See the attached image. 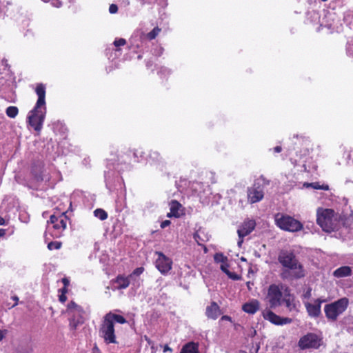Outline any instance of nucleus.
Masks as SVG:
<instances>
[{
  "label": "nucleus",
  "mask_w": 353,
  "mask_h": 353,
  "mask_svg": "<svg viewBox=\"0 0 353 353\" xmlns=\"http://www.w3.org/2000/svg\"><path fill=\"white\" fill-rule=\"evenodd\" d=\"M35 92L38 99L33 109L28 112L29 124L36 130L40 131L46 114V87L43 84H38Z\"/></svg>",
  "instance_id": "nucleus-1"
},
{
  "label": "nucleus",
  "mask_w": 353,
  "mask_h": 353,
  "mask_svg": "<svg viewBox=\"0 0 353 353\" xmlns=\"http://www.w3.org/2000/svg\"><path fill=\"white\" fill-rule=\"evenodd\" d=\"M278 260L285 268L281 273L283 279H299L305 276L306 272L303 265L296 258L294 253L281 251L279 254Z\"/></svg>",
  "instance_id": "nucleus-2"
},
{
  "label": "nucleus",
  "mask_w": 353,
  "mask_h": 353,
  "mask_svg": "<svg viewBox=\"0 0 353 353\" xmlns=\"http://www.w3.org/2000/svg\"><path fill=\"white\" fill-rule=\"evenodd\" d=\"M115 323L124 324L126 323V319L123 316L111 312L103 316L99 334L106 343H117L114 330Z\"/></svg>",
  "instance_id": "nucleus-3"
},
{
  "label": "nucleus",
  "mask_w": 353,
  "mask_h": 353,
  "mask_svg": "<svg viewBox=\"0 0 353 353\" xmlns=\"http://www.w3.org/2000/svg\"><path fill=\"white\" fill-rule=\"evenodd\" d=\"M316 221L322 230L331 232L339 226V216L332 209L319 208L316 212Z\"/></svg>",
  "instance_id": "nucleus-4"
},
{
  "label": "nucleus",
  "mask_w": 353,
  "mask_h": 353,
  "mask_svg": "<svg viewBox=\"0 0 353 353\" xmlns=\"http://www.w3.org/2000/svg\"><path fill=\"white\" fill-rule=\"evenodd\" d=\"M348 305L349 299L346 297L341 298L336 301L325 305L324 312L326 318L332 321H336L338 317L346 310Z\"/></svg>",
  "instance_id": "nucleus-5"
},
{
  "label": "nucleus",
  "mask_w": 353,
  "mask_h": 353,
  "mask_svg": "<svg viewBox=\"0 0 353 353\" xmlns=\"http://www.w3.org/2000/svg\"><path fill=\"white\" fill-rule=\"evenodd\" d=\"M288 288L283 284H272L267 290L265 301L271 308H275L281 305L283 291L287 292Z\"/></svg>",
  "instance_id": "nucleus-6"
},
{
  "label": "nucleus",
  "mask_w": 353,
  "mask_h": 353,
  "mask_svg": "<svg viewBox=\"0 0 353 353\" xmlns=\"http://www.w3.org/2000/svg\"><path fill=\"white\" fill-rule=\"evenodd\" d=\"M275 222L281 229L291 232L301 231L303 228V224L299 221L288 215L276 214Z\"/></svg>",
  "instance_id": "nucleus-7"
},
{
  "label": "nucleus",
  "mask_w": 353,
  "mask_h": 353,
  "mask_svg": "<svg viewBox=\"0 0 353 353\" xmlns=\"http://www.w3.org/2000/svg\"><path fill=\"white\" fill-rule=\"evenodd\" d=\"M67 223L68 218L65 215V212H62L58 216L53 214L50 216V220L48 221V229L50 230V225H52L53 229L52 235L55 238H59L62 236L63 231L65 230Z\"/></svg>",
  "instance_id": "nucleus-8"
},
{
  "label": "nucleus",
  "mask_w": 353,
  "mask_h": 353,
  "mask_svg": "<svg viewBox=\"0 0 353 353\" xmlns=\"http://www.w3.org/2000/svg\"><path fill=\"white\" fill-rule=\"evenodd\" d=\"M66 312L70 316V325L72 328L75 329L79 324L83 323L84 311L80 305L71 301L68 305Z\"/></svg>",
  "instance_id": "nucleus-9"
},
{
  "label": "nucleus",
  "mask_w": 353,
  "mask_h": 353,
  "mask_svg": "<svg viewBox=\"0 0 353 353\" xmlns=\"http://www.w3.org/2000/svg\"><path fill=\"white\" fill-rule=\"evenodd\" d=\"M155 267L162 274H167L172 269V261L161 252H156Z\"/></svg>",
  "instance_id": "nucleus-10"
},
{
  "label": "nucleus",
  "mask_w": 353,
  "mask_h": 353,
  "mask_svg": "<svg viewBox=\"0 0 353 353\" xmlns=\"http://www.w3.org/2000/svg\"><path fill=\"white\" fill-rule=\"evenodd\" d=\"M255 226L256 223L254 220L247 219L239 227L237 230L239 236L237 244L239 247L241 246L243 242V238L250 234L254 230Z\"/></svg>",
  "instance_id": "nucleus-11"
},
{
  "label": "nucleus",
  "mask_w": 353,
  "mask_h": 353,
  "mask_svg": "<svg viewBox=\"0 0 353 353\" xmlns=\"http://www.w3.org/2000/svg\"><path fill=\"white\" fill-rule=\"evenodd\" d=\"M321 345V339L314 334H308L301 337L299 345L301 349L318 348Z\"/></svg>",
  "instance_id": "nucleus-12"
},
{
  "label": "nucleus",
  "mask_w": 353,
  "mask_h": 353,
  "mask_svg": "<svg viewBox=\"0 0 353 353\" xmlns=\"http://www.w3.org/2000/svg\"><path fill=\"white\" fill-rule=\"evenodd\" d=\"M263 316L265 320L269 321L273 324L277 325H283L285 324L290 323L292 322V319L290 318H282L270 310H265L262 312Z\"/></svg>",
  "instance_id": "nucleus-13"
},
{
  "label": "nucleus",
  "mask_w": 353,
  "mask_h": 353,
  "mask_svg": "<svg viewBox=\"0 0 353 353\" xmlns=\"http://www.w3.org/2000/svg\"><path fill=\"white\" fill-rule=\"evenodd\" d=\"M324 301V299H315L313 303H305V306L308 315L311 317H318L321 314V304Z\"/></svg>",
  "instance_id": "nucleus-14"
},
{
  "label": "nucleus",
  "mask_w": 353,
  "mask_h": 353,
  "mask_svg": "<svg viewBox=\"0 0 353 353\" xmlns=\"http://www.w3.org/2000/svg\"><path fill=\"white\" fill-rule=\"evenodd\" d=\"M263 196V190L260 186H252L248 189V200L250 203H255L261 201Z\"/></svg>",
  "instance_id": "nucleus-15"
},
{
  "label": "nucleus",
  "mask_w": 353,
  "mask_h": 353,
  "mask_svg": "<svg viewBox=\"0 0 353 353\" xmlns=\"http://www.w3.org/2000/svg\"><path fill=\"white\" fill-rule=\"evenodd\" d=\"M259 301L256 299H252L244 303L242 306V310L248 314H254L259 310Z\"/></svg>",
  "instance_id": "nucleus-16"
},
{
  "label": "nucleus",
  "mask_w": 353,
  "mask_h": 353,
  "mask_svg": "<svg viewBox=\"0 0 353 353\" xmlns=\"http://www.w3.org/2000/svg\"><path fill=\"white\" fill-rule=\"evenodd\" d=\"M205 314L209 319H216L221 314L219 306L216 303L212 302L206 307Z\"/></svg>",
  "instance_id": "nucleus-17"
},
{
  "label": "nucleus",
  "mask_w": 353,
  "mask_h": 353,
  "mask_svg": "<svg viewBox=\"0 0 353 353\" xmlns=\"http://www.w3.org/2000/svg\"><path fill=\"white\" fill-rule=\"evenodd\" d=\"M148 161L150 164L161 167L163 165V161L157 151L151 150L149 154Z\"/></svg>",
  "instance_id": "nucleus-18"
},
{
  "label": "nucleus",
  "mask_w": 353,
  "mask_h": 353,
  "mask_svg": "<svg viewBox=\"0 0 353 353\" xmlns=\"http://www.w3.org/2000/svg\"><path fill=\"white\" fill-rule=\"evenodd\" d=\"M352 273V268L345 265L336 269L332 274L335 278L341 279L351 276Z\"/></svg>",
  "instance_id": "nucleus-19"
},
{
  "label": "nucleus",
  "mask_w": 353,
  "mask_h": 353,
  "mask_svg": "<svg viewBox=\"0 0 353 353\" xmlns=\"http://www.w3.org/2000/svg\"><path fill=\"white\" fill-rule=\"evenodd\" d=\"M182 205L176 201H172L170 203V212L168 213V217H179L181 216Z\"/></svg>",
  "instance_id": "nucleus-20"
},
{
  "label": "nucleus",
  "mask_w": 353,
  "mask_h": 353,
  "mask_svg": "<svg viewBox=\"0 0 353 353\" xmlns=\"http://www.w3.org/2000/svg\"><path fill=\"white\" fill-rule=\"evenodd\" d=\"M131 281L129 276H118L114 281V283L117 285L114 286V289H125L129 286Z\"/></svg>",
  "instance_id": "nucleus-21"
},
{
  "label": "nucleus",
  "mask_w": 353,
  "mask_h": 353,
  "mask_svg": "<svg viewBox=\"0 0 353 353\" xmlns=\"http://www.w3.org/2000/svg\"><path fill=\"white\" fill-rule=\"evenodd\" d=\"M180 353H199V345L194 342H189L181 349Z\"/></svg>",
  "instance_id": "nucleus-22"
},
{
  "label": "nucleus",
  "mask_w": 353,
  "mask_h": 353,
  "mask_svg": "<svg viewBox=\"0 0 353 353\" xmlns=\"http://www.w3.org/2000/svg\"><path fill=\"white\" fill-rule=\"evenodd\" d=\"M6 113L8 117L13 119L17 116L19 110L16 106H9L7 108Z\"/></svg>",
  "instance_id": "nucleus-23"
},
{
  "label": "nucleus",
  "mask_w": 353,
  "mask_h": 353,
  "mask_svg": "<svg viewBox=\"0 0 353 353\" xmlns=\"http://www.w3.org/2000/svg\"><path fill=\"white\" fill-rule=\"evenodd\" d=\"M94 215L95 217L98 218L101 221L105 220L108 218L107 212L101 208L96 209L94 211Z\"/></svg>",
  "instance_id": "nucleus-24"
},
{
  "label": "nucleus",
  "mask_w": 353,
  "mask_h": 353,
  "mask_svg": "<svg viewBox=\"0 0 353 353\" xmlns=\"http://www.w3.org/2000/svg\"><path fill=\"white\" fill-rule=\"evenodd\" d=\"M285 305L290 312L295 311L296 312L297 307L296 303L294 302L293 300H291L290 298L286 299L285 300Z\"/></svg>",
  "instance_id": "nucleus-25"
},
{
  "label": "nucleus",
  "mask_w": 353,
  "mask_h": 353,
  "mask_svg": "<svg viewBox=\"0 0 353 353\" xmlns=\"http://www.w3.org/2000/svg\"><path fill=\"white\" fill-rule=\"evenodd\" d=\"M304 186L306 187H312L314 189L316 190H327L329 189V187L327 185H320L316 183H305Z\"/></svg>",
  "instance_id": "nucleus-26"
},
{
  "label": "nucleus",
  "mask_w": 353,
  "mask_h": 353,
  "mask_svg": "<svg viewBox=\"0 0 353 353\" xmlns=\"http://www.w3.org/2000/svg\"><path fill=\"white\" fill-rule=\"evenodd\" d=\"M160 32L161 29L158 27H156L152 31L148 32L146 37L149 40L154 39Z\"/></svg>",
  "instance_id": "nucleus-27"
},
{
  "label": "nucleus",
  "mask_w": 353,
  "mask_h": 353,
  "mask_svg": "<svg viewBox=\"0 0 353 353\" xmlns=\"http://www.w3.org/2000/svg\"><path fill=\"white\" fill-rule=\"evenodd\" d=\"M214 259L216 263H221V264L228 261L227 257L225 256L221 253L215 254L214 256Z\"/></svg>",
  "instance_id": "nucleus-28"
},
{
  "label": "nucleus",
  "mask_w": 353,
  "mask_h": 353,
  "mask_svg": "<svg viewBox=\"0 0 353 353\" xmlns=\"http://www.w3.org/2000/svg\"><path fill=\"white\" fill-rule=\"evenodd\" d=\"M345 21L353 27V11H348L344 16Z\"/></svg>",
  "instance_id": "nucleus-29"
},
{
  "label": "nucleus",
  "mask_w": 353,
  "mask_h": 353,
  "mask_svg": "<svg viewBox=\"0 0 353 353\" xmlns=\"http://www.w3.org/2000/svg\"><path fill=\"white\" fill-rule=\"evenodd\" d=\"M143 271H144L143 268H142V267L137 268L132 272V273L129 276V277L132 281L134 276H139L140 274H141L143 272Z\"/></svg>",
  "instance_id": "nucleus-30"
},
{
  "label": "nucleus",
  "mask_w": 353,
  "mask_h": 353,
  "mask_svg": "<svg viewBox=\"0 0 353 353\" xmlns=\"http://www.w3.org/2000/svg\"><path fill=\"white\" fill-rule=\"evenodd\" d=\"M61 246V243L58 241L50 242L48 244V248L50 250H59Z\"/></svg>",
  "instance_id": "nucleus-31"
},
{
  "label": "nucleus",
  "mask_w": 353,
  "mask_h": 353,
  "mask_svg": "<svg viewBox=\"0 0 353 353\" xmlns=\"http://www.w3.org/2000/svg\"><path fill=\"white\" fill-rule=\"evenodd\" d=\"M228 268H229V265H228L227 261L221 263V265H220L221 270L223 272L226 273L227 274H229V273H230L229 270H228Z\"/></svg>",
  "instance_id": "nucleus-32"
},
{
  "label": "nucleus",
  "mask_w": 353,
  "mask_h": 353,
  "mask_svg": "<svg viewBox=\"0 0 353 353\" xmlns=\"http://www.w3.org/2000/svg\"><path fill=\"white\" fill-rule=\"evenodd\" d=\"M125 40L124 39H116L114 41V45L116 46V47H119V46H123L125 44Z\"/></svg>",
  "instance_id": "nucleus-33"
},
{
  "label": "nucleus",
  "mask_w": 353,
  "mask_h": 353,
  "mask_svg": "<svg viewBox=\"0 0 353 353\" xmlns=\"http://www.w3.org/2000/svg\"><path fill=\"white\" fill-rule=\"evenodd\" d=\"M118 11V7L116 4H111L109 7V12L111 14H115Z\"/></svg>",
  "instance_id": "nucleus-34"
},
{
  "label": "nucleus",
  "mask_w": 353,
  "mask_h": 353,
  "mask_svg": "<svg viewBox=\"0 0 353 353\" xmlns=\"http://www.w3.org/2000/svg\"><path fill=\"white\" fill-rule=\"evenodd\" d=\"M193 238L198 245L203 246V244L200 241L201 239L198 232L194 234Z\"/></svg>",
  "instance_id": "nucleus-35"
},
{
  "label": "nucleus",
  "mask_w": 353,
  "mask_h": 353,
  "mask_svg": "<svg viewBox=\"0 0 353 353\" xmlns=\"http://www.w3.org/2000/svg\"><path fill=\"white\" fill-rule=\"evenodd\" d=\"M7 334V330H0V342L6 336Z\"/></svg>",
  "instance_id": "nucleus-36"
},
{
  "label": "nucleus",
  "mask_w": 353,
  "mask_h": 353,
  "mask_svg": "<svg viewBox=\"0 0 353 353\" xmlns=\"http://www.w3.org/2000/svg\"><path fill=\"white\" fill-rule=\"evenodd\" d=\"M170 221L169 220H165L163 222H161V228H165L168 227V225H170Z\"/></svg>",
  "instance_id": "nucleus-37"
},
{
  "label": "nucleus",
  "mask_w": 353,
  "mask_h": 353,
  "mask_svg": "<svg viewBox=\"0 0 353 353\" xmlns=\"http://www.w3.org/2000/svg\"><path fill=\"white\" fill-rule=\"evenodd\" d=\"M347 53L348 54V56L350 57H353V50L352 49V46H350L347 48Z\"/></svg>",
  "instance_id": "nucleus-38"
},
{
  "label": "nucleus",
  "mask_w": 353,
  "mask_h": 353,
  "mask_svg": "<svg viewBox=\"0 0 353 353\" xmlns=\"http://www.w3.org/2000/svg\"><path fill=\"white\" fill-rule=\"evenodd\" d=\"M67 298H66V296L64 294H61L60 296H59V301L61 302V303H64L65 301H66Z\"/></svg>",
  "instance_id": "nucleus-39"
},
{
  "label": "nucleus",
  "mask_w": 353,
  "mask_h": 353,
  "mask_svg": "<svg viewBox=\"0 0 353 353\" xmlns=\"http://www.w3.org/2000/svg\"><path fill=\"white\" fill-rule=\"evenodd\" d=\"M163 49L161 47H159L157 52H155V55L161 56L163 53Z\"/></svg>",
  "instance_id": "nucleus-40"
},
{
  "label": "nucleus",
  "mask_w": 353,
  "mask_h": 353,
  "mask_svg": "<svg viewBox=\"0 0 353 353\" xmlns=\"http://www.w3.org/2000/svg\"><path fill=\"white\" fill-rule=\"evenodd\" d=\"M273 150H274V152H276V153H279V152H281L282 148H281V146H279V145H278V146L274 147V148H273Z\"/></svg>",
  "instance_id": "nucleus-41"
},
{
  "label": "nucleus",
  "mask_w": 353,
  "mask_h": 353,
  "mask_svg": "<svg viewBox=\"0 0 353 353\" xmlns=\"http://www.w3.org/2000/svg\"><path fill=\"white\" fill-rule=\"evenodd\" d=\"M62 283H63L65 287H67L69 285L70 281L67 278H63L62 279Z\"/></svg>",
  "instance_id": "nucleus-42"
},
{
  "label": "nucleus",
  "mask_w": 353,
  "mask_h": 353,
  "mask_svg": "<svg viewBox=\"0 0 353 353\" xmlns=\"http://www.w3.org/2000/svg\"><path fill=\"white\" fill-rule=\"evenodd\" d=\"M12 299L15 301V303L12 305V307H14L17 305L19 298L17 296H12Z\"/></svg>",
  "instance_id": "nucleus-43"
},
{
  "label": "nucleus",
  "mask_w": 353,
  "mask_h": 353,
  "mask_svg": "<svg viewBox=\"0 0 353 353\" xmlns=\"http://www.w3.org/2000/svg\"><path fill=\"white\" fill-rule=\"evenodd\" d=\"M221 320L231 321V318L229 316L225 315L221 317Z\"/></svg>",
  "instance_id": "nucleus-44"
},
{
  "label": "nucleus",
  "mask_w": 353,
  "mask_h": 353,
  "mask_svg": "<svg viewBox=\"0 0 353 353\" xmlns=\"http://www.w3.org/2000/svg\"><path fill=\"white\" fill-rule=\"evenodd\" d=\"M6 224V221L3 217L0 216V225H4Z\"/></svg>",
  "instance_id": "nucleus-45"
},
{
  "label": "nucleus",
  "mask_w": 353,
  "mask_h": 353,
  "mask_svg": "<svg viewBox=\"0 0 353 353\" xmlns=\"http://www.w3.org/2000/svg\"><path fill=\"white\" fill-rule=\"evenodd\" d=\"M6 234V230L0 228V236H3Z\"/></svg>",
  "instance_id": "nucleus-46"
},
{
  "label": "nucleus",
  "mask_w": 353,
  "mask_h": 353,
  "mask_svg": "<svg viewBox=\"0 0 353 353\" xmlns=\"http://www.w3.org/2000/svg\"><path fill=\"white\" fill-rule=\"evenodd\" d=\"M167 351H171V349L169 347L168 345H165L164 349H163V352H165Z\"/></svg>",
  "instance_id": "nucleus-47"
},
{
  "label": "nucleus",
  "mask_w": 353,
  "mask_h": 353,
  "mask_svg": "<svg viewBox=\"0 0 353 353\" xmlns=\"http://www.w3.org/2000/svg\"><path fill=\"white\" fill-rule=\"evenodd\" d=\"M62 294H65L67 292V287H65L61 290Z\"/></svg>",
  "instance_id": "nucleus-48"
},
{
  "label": "nucleus",
  "mask_w": 353,
  "mask_h": 353,
  "mask_svg": "<svg viewBox=\"0 0 353 353\" xmlns=\"http://www.w3.org/2000/svg\"><path fill=\"white\" fill-rule=\"evenodd\" d=\"M256 331L254 330L251 332L250 336H255V335H256Z\"/></svg>",
  "instance_id": "nucleus-49"
},
{
  "label": "nucleus",
  "mask_w": 353,
  "mask_h": 353,
  "mask_svg": "<svg viewBox=\"0 0 353 353\" xmlns=\"http://www.w3.org/2000/svg\"><path fill=\"white\" fill-rule=\"evenodd\" d=\"M350 46H352V50H353V41H352V42H351V43H350H350H348L347 48Z\"/></svg>",
  "instance_id": "nucleus-50"
},
{
  "label": "nucleus",
  "mask_w": 353,
  "mask_h": 353,
  "mask_svg": "<svg viewBox=\"0 0 353 353\" xmlns=\"http://www.w3.org/2000/svg\"><path fill=\"white\" fill-rule=\"evenodd\" d=\"M118 161H121V162H124V163H126L128 161L127 159H122V160H121L120 159H119Z\"/></svg>",
  "instance_id": "nucleus-51"
},
{
  "label": "nucleus",
  "mask_w": 353,
  "mask_h": 353,
  "mask_svg": "<svg viewBox=\"0 0 353 353\" xmlns=\"http://www.w3.org/2000/svg\"><path fill=\"white\" fill-rule=\"evenodd\" d=\"M137 283V287H139V286L140 285V283H139V281H138Z\"/></svg>",
  "instance_id": "nucleus-52"
},
{
  "label": "nucleus",
  "mask_w": 353,
  "mask_h": 353,
  "mask_svg": "<svg viewBox=\"0 0 353 353\" xmlns=\"http://www.w3.org/2000/svg\"><path fill=\"white\" fill-rule=\"evenodd\" d=\"M163 70H165V72H168V70L166 68H164Z\"/></svg>",
  "instance_id": "nucleus-53"
}]
</instances>
